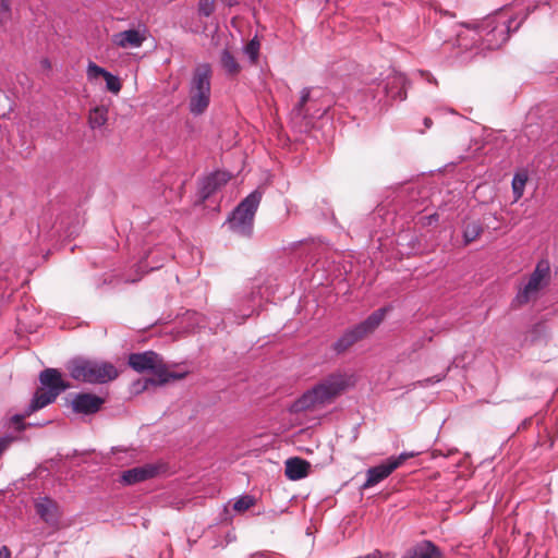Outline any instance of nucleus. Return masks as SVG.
I'll return each mask as SVG.
<instances>
[{
    "mask_svg": "<svg viewBox=\"0 0 558 558\" xmlns=\"http://www.w3.org/2000/svg\"><path fill=\"white\" fill-rule=\"evenodd\" d=\"M12 19L11 0H0V27L5 26Z\"/></svg>",
    "mask_w": 558,
    "mask_h": 558,
    "instance_id": "nucleus-25",
    "label": "nucleus"
},
{
    "mask_svg": "<svg viewBox=\"0 0 558 558\" xmlns=\"http://www.w3.org/2000/svg\"><path fill=\"white\" fill-rule=\"evenodd\" d=\"M263 197V192L254 190L232 210L227 223L229 229L241 236L253 233L254 218Z\"/></svg>",
    "mask_w": 558,
    "mask_h": 558,
    "instance_id": "nucleus-7",
    "label": "nucleus"
},
{
    "mask_svg": "<svg viewBox=\"0 0 558 558\" xmlns=\"http://www.w3.org/2000/svg\"><path fill=\"white\" fill-rule=\"evenodd\" d=\"M44 65L45 66H49V61L48 60H44Z\"/></svg>",
    "mask_w": 558,
    "mask_h": 558,
    "instance_id": "nucleus-40",
    "label": "nucleus"
},
{
    "mask_svg": "<svg viewBox=\"0 0 558 558\" xmlns=\"http://www.w3.org/2000/svg\"><path fill=\"white\" fill-rule=\"evenodd\" d=\"M231 179V174L226 171H215L205 177L199 184V195L207 199Z\"/></svg>",
    "mask_w": 558,
    "mask_h": 558,
    "instance_id": "nucleus-13",
    "label": "nucleus"
},
{
    "mask_svg": "<svg viewBox=\"0 0 558 558\" xmlns=\"http://www.w3.org/2000/svg\"><path fill=\"white\" fill-rule=\"evenodd\" d=\"M311 464L301 458H289L286 461L284 474L291 481H299L307 476Z\"/></svg>",
    "mask_w": 558,
    "mask_h": 558,
    "instance_id": "nucleus-18",
    "label": "nucleus"
},
{
    "mask_svg": "<svg viewBox=\"0 0 558 558\" xmlns=\"http://www.w3.org/2000/svg\"><path fill=\"white\" fill-rule=\"evenodd\" d=\"M36 513L48 525L54 526L59 522L60 511L56 501L49 497H41L35 501Z\"/></svg>",
    "mask_w": 558,
    "mask_h": 558,
    "instance_id": "nucleus-14",
    "label": "nucleus"
},
{
    "mask_svg": "<svg viewBox=\"0 0 558 558\" xmlns=\"http://www.w3.org/2000/svg\"><path fill=\"white\" fill-rule=\"evenodd\" d=\"M104 399L92 393H77L72 400V409L75 413L93 414L96 413Z\"/></svg>",
    "mask_w": 558,
    "mask_h": 558,
    "instance_id": "nucleus-15",
    "label": "nucleus"
},
{
    "mask_svg": "<svg viewBox=\"0 0 558 558\" xmlns=\"http://www.w3.org/2000/svg\"><path fill=\"white\" fill-rule=\"evenodd\" d=\"M523 10L524 14L518 22L521 11L513 14L502 11L487 16L476 28L459 33L458 45L465 49L475 48L480 52L500 48L508 40L510 33L518 31L534 9L527 4Z\"/></svg>",
    "mask_w": 558,
    "mask_h": 558,
    "instance_id": "nucleus-1",
    "label": "nucleus"
},
{
    "mask_svg": "<svg viewBox=\"0 0 558 558\" xmlns=\"http://www.w3.org/2000/svg\"><path fill=\"white\" fill-rule=\"evenodd\" d=\"M66 368L73 379L87 384H106L118 376L112 364L84 357L71 360Z\"/></svg>",
    "mask_w": 558,
    "mask_h": 558,
    "instance_id": "nucleus-5",
    "label": "nucleus"
},
{
    "mask_svg": "<svg viewBox=\"0 0 558 558\" xmlns=\"http://www.w3.org/2000/svg\"><path fill=\"white\" fill-rule=\"evenodd\" d=\"M32 413H27V408L25 409L24 413L22 414H15L10 418V424L14 426L17 430H24L25 424L23 423L24 418L29 416Z\"/></svg>",
    "mask_w": 558,
    "mask_h": 558,
    "instance_id": "nucleus-31",
    "label": "nucleus"
},
{
    "mask_svg": "<svg viewBox=\"0 0 558 558\" xmlns=\"http://www.w3.org/2000/svg\"><path fill=\"white\" fill-rule=\"evenodd\" d=\"M162 470L158 463H147L141 466L129 469L121 474V483L134 485L157 476Z\"/></svg>",
    "mask_w": 558,
    "mask_h": 558,
    "instance_id": "nucleus-12",
    "label": "nucleus"
},
{
    "mask_svg": "<svg viewBox=\"0 0 558 558\" xmlns=\"http://www.w3.org/2000/svg\"><path fill=\"white\" fill-rule=\"evenodd\" d=\"M112 450H113V452L122 451V450H121L120 448H118V447H117V448H113Z\"/></svg>",
    "mask_w": 558,
    "mask_h": 558,
    "instance_id": "nucleus-41",
    "label": "nucleus"
},
{
    "mask_svg": "<svg viewBox=\"0 0 558 558\" xmlns=\"http://www.w3.org/2000/svg\"><path fill=\"white\" fill-rule=\"evenodd\" d=\"M213 69L209 63H199L193 71L189 82V110L197 117L209 107L211 97Z\"/></svg>",
    "mask_w": 558,
    "mask_h": 558,
    "instance_id": "nucleus-3",
    "label": "nucleus"
},
{
    "mask_svg": "<svg viewBox=\"0 0 558 558\" xmlns=\"http://www.w3.org/2000/svg\"><path fill=\"white\" fill-rule=\"evenodd\" d=\"M550 275V266L548 260L541 259L530 275L527 282L519 289L515 298L512 301L513 307H520L527 304L530 301L535 300L538 292L548 284Z\"/></svg>",
    "mask_w": 558,
    "mask_h": 558,
    "instance_id": "nucleus-9",
    "label": "nucleus"
},
{
    "mask_svg": "<svg viewBox=\"0 0 558 558\" xmlns=\"http://www.w3.org/2000/svg\"><path fill=\"white\" fill-rule=\"evenodd\" d=\"M416 453L411 452H401L399 456L389 457L387 460H385L383 463L369 468L366 471V481L363 484V488H371L385 478H387L395 470H397L399 466H401L408 459L415 457Z\"/></svg>",
    "mask_w": 558,
    "mask_h": 558,
    "instance_id": "nucleus-10",
    "label": "nucleus"
},
{
    "mask_svg": "<svg viewBox=\"0 0 558 558\" xmlns=\"http://www.w3.org/2000/svg\"><path fill=\"white\" fill-rule=\"evenodd\" d=\"M432 123H433V121H432V119H430V118H425V119H424V125H425L427 129H429V128H430Z\"/></svg>",
    "mask_w": 558,
    "mask_h": 558,
    "instance_id": "nucleus-36",
    "label": "nucleus"
},
{
    "mask_svg": "<svg viewBox=\"0 0 558 558\" xmlns=\"http://www.w3.org/2000/svg\"><path fill=\"white\" fill-rule=\"evenodd\" d=\"M427 81L428 82H435L436 83V80L434 77H432L430 74H427Z\"/></svg>",
    "mask_w": 558,
    "mask_h": 558,
    "instance_id": "nucleus-37",
    "label": "nucleus"
},
{
    "mask_svg": "<svg viewBox=\"0 0 558 558\" xmlns=\"http://www.w3.org/2000/svg\"><path fill=\"white\" fill-rule=\"evenodd\" d=\"M215 11V0H199L198 12L201 15L209 16Z\"/></svg>",
    "mask_w": 558,
    "mask_h": 558,
    "instance_id": "nucleus-30",
    "label": "nucleus"
},
{
    "mask_svg": "<svg viewBox=\"0 0 558 558\" xmlns=\"http://www.w3.org/2000/svg\"><path fill=\"white\" fill-rule=\"evenodd\" d=\"M161 266H162V264H161L160 260H157L156 263L150 265L148 263V255H146L143 258H141V260L138 263V269H141L143 272H146V271H149V270H154V269H158Z\"/></svg>",
    "mask_w": 558,
    "mask_h": 558,
    "instance_id": "nucleus-32",
    "label": "nucleus"
},
{
    "mask_svg": "<svg viewBox=\"0 0 558 558\" xmlns=\"http://www.w3.org/2000/svg\"><path fill=\"white\" fill-rule=\"evenodd\" d=\"M379 85H383V95L391 100L403 101L407 98V78L400 72L390 70Z\"/></svg>",
    "mask_w": 558,
    "mask_h": 558,
    "instance_id": "nucleus-11",
    "label": "nucleus"
},
{
    "mask_svg": "<svg viewBox=\"0 0 558 558\" xmlns=\"http://www.w3.org/2000/svg\"><path fill=\"white\" fill-rule=\"evenodd\" d=\"M0 558H11V551L7 546L0 547Z\"/></svg>",
    "mask_w": 558,
    "mask_h": 558,
    "instance_id": "nucleus-35",
    "label": "nucleus"
},
{
    "mask_svg": "<svg viewBox=\"0 0 558 558\" xmlns=\"http://www.w3.org/2000/svg\"><path fill=\"white\" fill-rule=\"evenodd\" d=\"M129 365L140 373H153L154 377L145 380L143 389H147L149 385L161 386L171 380H178L184 377L183 373L169 372L162 357L154 351L130 354Z\"/></svg>",
    "mask_w": 558,
    "mask_h": 558,
    "instance_id": "nucleus-4",
    "label": "nucleus"
},
{
    "mask_svg": "<svg viewBox=\"0 0 558 558\" xmlns=\"http://www.w3.org/2000/svg\"><path fill=\"white\" fill-rule=\"evenodd\" d=\"M542 135V126L538 123L529 122L523 128L522 134L520 136V142L523 137L527 140V142H537Z\"/></svg>",
    "mask_w": 558,
    "mask_h": 558,
    "instance_id": "nucleus-21",
    "label": "nucleus"
},
{
    "mask_svg": "<svg viewBox=\"0 0 558 558\" xmlns=\"http://www.w3.org/2000/svg\"><path fill=\"white\" fill-rule=\"evenodd\" d=\"M526 175L517 173L512 179V191L514 195V199L518 201L520 197H522L524 187L526 184Z\"/></svg>",
    "mask_w": 558,
    "mask_h": 558,
    "instance_id": "nucleus-24",
    "label": "nucleus"
},
{
    "mask_svg": "<svg viewBox=\"0 0 558 558\" xmlns=\"http://www.w3.org/2000/svg\"><path fill=\"white\" fill-rule=\"evenodd\" d=\"M310 96H311V89L310 88H304L302 90V93H301V97H300V100H299L298 105L293 109V112L296 116H300V117H306L307 116V112L305 111L304 107H305L306 102L308 101Z\"/></svg>",
    "mask_w": 558,
    "mask_h": 558,
    "instance_id": "nucleus-26",
    "label": "nucleus"
},
{
    "mask_svg": "<svg viewBox=\"0 0 558 558\" xmlns=\"http://www.w3.org/2000/svg\"><path fill=\"white\" fill-rule=\"evenodd\" d=\"M144 40L145 36L138 29H128L112 36V43L121 48H138Z\"/></svg>",
    "mask_w": 558,
    "mask_h": 558,
    "instance_id": "nucleus-17",
    "label": "nucleus"
},
{
    "mask_svg": "<svg viewBox=\"0 0 558 558\" xmlns=\"http://www.w3.org/2000/svg\"><path fill=\"white\" fill-rule=\"evenodd\" d=\"M401 558H441V550L432 541L423 539L408 548Z\"/></svg>",
    "mask_w": 558,
    "mask_h": 558,
    "instance_id": "nucleus-16",
    "label": "nucleus"
},
{
    "mask_svg": "<svg viewBox=\"0 0 558 558\" xmlns=\"http://www.w3.org/2000/svg\"><path fill=\"white\" fill-rule=\"evenodd\" d=\"M255 499L250 495H244L238 498L233 504V509L238 512H243L254 506Z\"/></svg>",
    "mask_w": 558,
    "mask_h": 558,
    "instance_id": "nucleus-27",
    "label": "nucleus"
},
{
    "mask_svg": "<svg viewBox=\"0 0 558 558\" xmlns=\"http://www.w3.org/2000/svg\"><path fill=\"white\" fill-rule=\"evenodd\" d=\"M353 385V375L341 372L331 373L312 389L304 392L293 403V410L295 412L306 411L330 403L335 398Z\"/></svg>",
    "mask_w": 558,
    "mask_h": 558,
    "instance_id": "nucleus-2",
    "label": "nucleus"
},
{
    "mask_svg": "<svg viewBox=\"0 0 558 558\" xmlns=\"http://www.w3.org/2000/svg\"><path fill=\"white\" fill-rule=\"evenodd\" d=\"M390 307H380L373 312L366 319L348 328L332 344L337 354L345 352L354 343L373 332L384 320Z\"/></svg>",
    "mask_w": 558,
    "mask_h": 558,
    "instance_id": "nucleus-8",
    "label": "nucleus"
},
{
    "mask_svg": "<svg viewBox=\"0 0 558 558\" xmlns=\"http://www.w3.org/2000/svg\"><path fill=\"white\" fill-rule=\"evenodd\" d=\"M108 109L105 106H97L89 111L88 123L92 129H98L108 120Z\"/></svg>",
    "mask_w": 558,
    "mask_h": 558,
    "instance_id": "nucleus-20",
    "label": "nucleus"
},
{
    "mask_svg": "<svg viewBox=\"0 0 558 558\" xmlns=\"http://www.w3.org/2000/svg\"><path fill=\"white\" fill-rule=\"evenodd\" d=\"M445 376H433V377H428L424 380H420L416 383V385L421 386V387H428L435 383H439L441 381V379L444 378Z\"/></svg>",
    "mask_w": 558,
    "mask_h": 558,
    "instance_id": "nucleus-34",
    "label": "nucleus"
},
{
    "mask_svg": "<svg viewBox=\"0 0 558 558\" xmlns=\"http://www.w3.org/2000/svg\"><path fill=\"white\" fill-rule=\"evenodd\" d=\"M482 231H483V228L480 222L473 221V222L465 225V227L463 229L464 243L469 244V243L473 242L475 239H477L480 236Z\"/></svg>",
    "mask_w": 558,
    "mask_h": 558,
    "instance_id": "nucleus-22",
    "label": "nucleus"
},
{
    "mask_svg": "<svg viewBox=\"0 0 558 558\" xmlns=\"http://www.w3.org/2000/svg\"><path fill=\"white\" fill-rule=\"evenodd\" d=\"M186 319L191 322V328L201 327L203 323V316L197 312H187Z\"/></svg>",
    "mask_w": 558,
    "mask_h": 558,
    "instance_id": "nucleus-33",
    "label": "nucleus"
},
{
    "mask_svg": "<svg viewBox=\"0 0 558 558\" xmlns=\"http://www.w3.org/2000/svg\"><path fill=\"white\" fill-rule=\"evenodd\" d=\"M253 313V310L250 313L243 314V317H248Z\"/></svg>",
    "mask_w": 558,
    "mask_h": 558,
    "instance_id": "nucleus-39",
    "label": "nucleus"
},
{
    "mask_svg": "<svg viewBox=\"0 0 558 558\" xmlns=\"http://www.w3.org/2000/svg\"><path fill=\"white\" fill-rule=\"evenodd\" d=\"M104 78L106 81V87L109 92L113 94H118L120 92L121 82L118 76L111 74L110 72H107Z\"/></svg>",
    "mask_w": 558,
    "mask_h": 558,
    "instance_id": "nucleus-29",
    "label": "nucleus"
},
{
    "mask_svg": "<svg viewBox=\"0 0 558 558\" xmlns=\"http://www.w3.org/2000/svg\"><path fill=\"white\" fill-rule=\"evenodd\" d=\"M41 389H38L31 403L27 405V413H34L52 403L60 393L71 388V385L62 378L61 372L57 368H46L39 374Z\"/></svg>",
    "mask_w": 558,
    "mask_h": 558,
    "instance_id": "nucleus-6",
    "label": "nucleus"
},
{
    "mask_svg": "<svg viewBox=\"0 0 558 558\" xmlns=\"http://www.w3.org/2000/svg\"><path fill=\"white\" fill-rule=\"evenodd\" d=\"M259 48H260V43L257 39V37H254L244 46L243 51L250 59L251 63H256L258 56H259Z\"/></svg>",
    "mask_w": 558,
    "mask_h": 558,
    "instance_id": "nucleus-23",
    "label": "nucleus"
},
{
    "mask_svg": "<svg viewBox=\"0 0 558 558\" xmlns=\"http://www.w3.org/2000/svg\"><path fill=\"white\" fill-rule=\"evenodd\" d=\"M138 279H126V282H136Z\"/></svg>",
    "mask_w": 558,
    "mask_h": 558,
    "instance_id": "nucleus-38",
    "label": "nucleus"
},
{
    "mask_svg": "<svg viewBox=\"0 0 558 558\" xmlns=\"http://www.w3.org/2000/svg\"><path fill=\"white\" fill-rule=\"evenodd\" d=\"M220 64L225 72L231 76L238 75L241 71V65L228 49L221 51Z\"/></svg>",
    "mask_w": 558,
    "mask_h": 558,
    "instance_id": "nucleus-19",
    "label": "nucleus"
},
{
    "mask_svg": "<svg viewBox=\"0 0 558 558\" xmlns=\"http://www.w3.org/2000/svg\"><path fill=\"white\" fill-rule=\"evenodd\" d=\"M107 72L108 71L106 69L97 65L95 62H93V61L88 62L87 71H86L88 80L93 81V80H97L100 76L104 77L107 74Z\"/></svg>",
    "mask_w": 558,
    "mask_h": 558,
    "instance_id": "nucleus-28",
    "label": "nucleus"
}]
</instances>
